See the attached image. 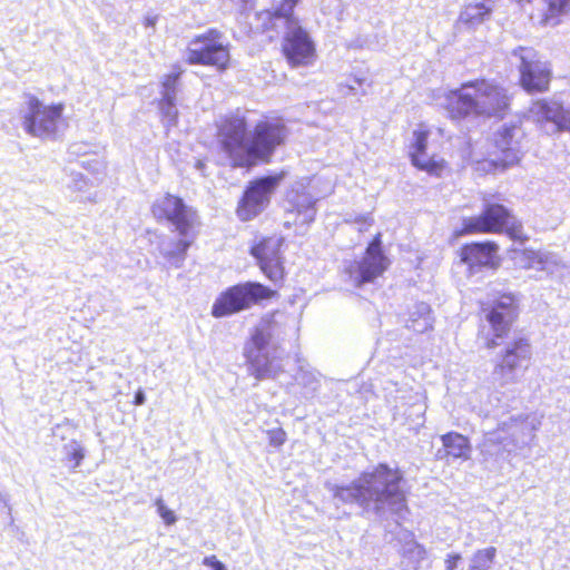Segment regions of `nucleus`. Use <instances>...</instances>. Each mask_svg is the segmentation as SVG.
Here are the masks:
<instances>
[{"label": "nucleus", "mask_w": 570, "mask_h": 570, "mask_svg": "<svg viewBox=\"0 0 570 570\" xmlns=\"http://www.w3.org/2000/svg\"><path fill=\"white\" fill-rule=\"evenodd\" d=\"M479 234H503L521 245L530 238L522 222L498 194L484 196L480 214L463 218L461 226L453 230L452 236L460 238Z\"/></svg>", "instance_id": "obj_4"}, {"label": "nucleus", "mask_w": 570, "mask_h": 570, "mask_svg": "<svg viewBox=\"0 0 570 570\" xmlns=\"http://www.w3.org/2000/svg\"><path fill=\"white\" fill-rule=\"evenodd\" d=\"M151 213L158 222H169L180 235V238L173 243V247L166 254L169 258H183L194 243L196 232L194 230L196 212L188 208L184 200L171 194H165L151 206Z\"/></svg>", "instance_id": "obj_6"}, {"label": "nucleus", "mask_w": 570, "mask_h": 570, "mask_svg": "<svg viewBox=\"0 0 570 570\" xmlns=\"http://www.w3.org/2000/svg\"><path fill=\"white\" fill-rule=\"evenodd\" d=\"M444 455L452 459H469L471 445L469 439L458 432H448L441 436Z\"/></svg>", "instance_id": "obj_23"}, {"label": "nucleus", "mask_w": 570, "mask_h": 570, "mask_svg": "<svg viewBox=\"0 0 570 570\" xmlns=\"http://www.w3.org/2000/svg\"><path fill=\"white\" fill-rule=\"evenodd\" d=\"M513 129L504 127L489 142L485 155L474 161V170L480 175L504 171L519 163Z\"/></svg>", "instance_id": "obj_11"}, {"label": "nucleus", "mask_w": 570, "mask_h": 570, "mask_svg": "<svg viewBox=\"0 0 570 570\" xmlns=\"http://www.w3.org/2000/svg\"><path fill=\"white\" fill-rule=\"evenodd\" d=\"M158 105L167 125H176L178 111L175 108V98L171 95H166L159 100Z\"/></svg>", "instance_id": "obj_27"}, {"label": "nucleus", "mask_w": 570, "mask_h": 570, "mask_svg": "<svg viewBox=\"0 0 570 570\" xmlns=\"http://www.w3.org/2000/svg\"><path fill=\"white\" fill-rule=\"evenodd\" d=\"M497 556L494 547H488L476 550L471 560L468 570H490ZM462 557L459 553H451L445 559V570H458Z\"/></svg>", "instance_id": "obj_20"}, {"label": "nucleus", "mask_w": 570, "mask_h": 570, "mask_svg": "<svg viewBox=\"0 0 570 570\" xmlns=\"http://www.w3.org/2000/svg\"><path fill=\"white\" fill-rule=\"evenodd\" d=\"M570 13V0H542L539 22L542 26H557Z\"/></svg>", "instance_id": "obj_22"}, {"label": "nucleus", "mask_w": 570, "mask_h": 570, "mask_svg": "<svg viewBox=\"0 0 570 570\" xmlns=\"http://www.w3.org/2000/svg\"><path fill=\"white\" fill-rule=\"evenodd\" d=\"M357 224L360 225L358 230L364 232L373 224V219L368 217H362L357 219Z\"/></svg>", "instance_id": "obj_34"}, {"label": "nucleus", "mask_w": 570, "mask_h": 570, "mask_svg": "<svg viewBox=\"0 0 570 570\" xmlns=\"http://www.w3.org/2000/svg\"><path fill=\"white\" fill-rule=\"evenodd\" d=\"M513 55L520 58L519 85L528 94H543L549 91L552 81V70L549 63L531 60L535 51L527 47H518Z\"/></svg>", "instance_id": "obj_15"}, {"label": "nucleus", "mask_w": 570, "mask_h": 570, "mask_svg": "<svg viewBox=\"0 0 570 570\" xmlns=\"http://www.w3.org/2000/svg\"><path fill=\"white\" fill-rule=\"evenodd\" d=\"M288 127L281 116L264 115L252 130L245 115L232 112L216 124L220 151L234 168L250 169L269 164L275 151L287 142Z\"/></svg>", "instance_id": "obj_1"}, {"label": "nucleus", "mask_w": 570, "mask_h": 570, "mask_svg": "<svg viewBox=\"0 0 570 570\" xmlns=\"http://www.w3.org/2000/svg\"><path fill=\"white\" fill-rule=\"evenodd\" d=\"M563 106L553 100L538 99L532 104L531 111L538 117L557 125Z\"/></svg>", "instance_id": "obj_26"}, {"label": "nucleus", "mask_w": 570, "mask_h": 570, "mask_svg": "<svg viewBox=\"0 0 570 570\" xmlns=\"http://www.w3.org/2000/svg\"><path fill=\"white\" fill-rule=\"evenodd\" d=\"M202 563L208 567L209 570H227L225 564L215 554L205 557Z\"/></svg>", "instance_id": "obj_33"}, {"label": "nucleus", "mask_w": 570, "mask_h": 570, "mask_svg": "<svg viewBox=\"0 0 570 570\" xmlns=\"http://www.w3.org/2000/svg\"><path fill=\"white\" fill-rule=\"evenodd\" d=\"M185 61L190 66H206L224 72L232 65L230 46L225 42L220 30L209 28L189 40Z\"/></svg>", "instance_id": "obj_8"}, {"label": "nucleus", "mask_w": 570, "mask_h": 570, "mask_svg": "<svg viewBox=\"0 0 570 570\" xmlns=\"http://www.w3.org/2000/svg\"><path fill=\"white\" fill-rule=\"evenodd\" d=\"M430 135L431 129L424 122L417 125L410 144L409 158L417 170L440 178L450 171V166L444 157L436 154L428 155Z\"/></svg>", "instance_id": "obj_16"}, {"label": "nucleus", "mask_w": 570, "mask_h": 570, "mask_svg": "<svg viewBox=\"0 0 570 570\" xmlns=\"http://www.w3.org/2000/svg\"><path fill=\"white\" fill-rule=\"evenodd\" d=\"M63 109L62 102L46 106L37 97H29L28 112L23 117L24 130L41 139L53 137L62 119Z\"/></svg>", "instance_id": "obj_14"}, {"label": "nucleus", "mask_w": 570, "mask_h": 570, "mask_svg": "<svg viewBox=\"0 0 570 570\" xmlns=\"http://www.w3.org/2000/svg\"><path fill=\"white\" fill-rule=\"evenodd\" d=\"M285 177L286 171L281 170L274 175H267L249 181L237 203V217L242 222H249L257 217L268 205L271 195Z\"/></svg>", "instance_id": "obj_12"}, {"label": "nucleus", "mask_w": 570, "mask_h": 570, "mask_svg": "<svg viewBox=\"0 0 570 570\" xmlns=\"http://www.w3.org/2000/svg\"><path fill=\"white\" fill-rule=\"evenodd\" d=\"M299 0H281L279 4L268 13L266 29L276 24L277 20H284V23L299 22L294 13V9Z\"/></svg>", "instance_id": "obj_25"}, {"label": "nucleus", "mask_w": 570, "mask_h": 570, "mask_svg": "<svg viewBox=\"0 0 570 570\" xmlns=\"http://www.w3.org/2000/svg\"><path fill=\"white\" fill-rule=\"evenodd\" d=\"M512 95L503 85L488 78L465 81L445 94L444 109L452 120L469 116L504 118L511 109Z\"/></svg>", "instance_id": "obj_3"}, {"label": "nucleus", "mask_w": 570, "mask_h": 570, "mask_svg": "<svg viewBox=\"0 0 570 570\" xmlns=\"http://www.w3.org/2000/svg\"><path fill=\"white\" fill-rule=\"evenodd\" d=\"M383 235L376 233L367 244L362 259L357 263L356 285L371 283L382 276L390 266V259L383 250Z\"/></svg>", "instance_id": "obj_17"}, {"label": "nucleus", "mask_w": 570, "mask_h": 570, "mask_svg": "<svg viewBox=\"0 0 570 570\" xmlns=\"http://www.w3.org/2000/svg\"><path fill=\"white\" fill-rule=\"evenodd\" d=\"M155 504L157 507L158 514L160 515V518L167 525H171L176 522L177 518L175 515V512L173 510H170L169 508H167V505L164 503L163 499L158 498L155 501Z\"/></svg>", "instance_id": "obj_29"}, {"label": "nucleus", "mask_w": 570, "mask_h": 570, "mask_svg": "<svg viewBox=\"0 0 570 570\" xmlns=\"http://www.w3.org/2000/svg\"><path fill=\"white\" fill-rule=\"evenodd\" d=\"M519 314L520 302L512 292H501L493 299L480 302L479 316L493 333L484 337V346L488 350L495 348L500 340L509 336Z\"/></svg>", "instance_id": "obj_7"}, {"label": "nucleus", "mask_w": 570, "mask_h": 570, "mask_svg": "<svg viewBox=\"0 0 570 570\" xmlns=\"http://www.w3.org/2000/svg\"><path fill=\"white\" fill-rule=\"evenodd\" d=\"M267 436L269 444L274 448L282 446L287 440V434L282 428L268 430Z\"/></svg>", "instance_id": "obj_30"}, {"label": "nucleus", "mask_w": 570, "mask_h": 570, "mask_svg": "<svg viewBox=\"0 0 570 570\" xmlns=\"http://www.w3.org/2000/svg\"><path fill=\"white\" fill-rule=\"evenodd\" d=\"M499 249V244L494 240L470 242L458 249V257L469 271L484 267L495 269L501 262Z\"/></svg>", "instance_id": "obj_18"}, {"label": "nucleus", "mask_w": 570, "mask_h": 570, "mask_svg": "<svg viewBox=\"0 0 570 570\" xmlns=\"http://www.w3.org/2000/svg\"><path fill=\"white\" fill-rule=\"evenodd\" d=\"M315 212V200L305 191H296L289 200L287 213L303 224L313 222Z\"/></svg>", "instance_id": "obj_21"}, {"label": "nucleus", "mask_w": 570, "mask_h": 570, "mask_svg": "<svg viewBox=\"0 0 570 570\" xmlns=\"http://www.w3.org/2000/svg\"><path fill=\"white\" fill-rule=\"evenodd\" d=\"M559 130L570 131V107L562 108L558 122L556 125Z\"/></svg>", "instance_id": "obj_32"}, {"label": "nucleus", "mask_w": 570, "mask_h": 570, "mask_svg": "<svg viewBox=\"0 0 570 570\" xmlns=\"http://www.w3.org/2000/svg\"><path fill=\"white\" fill-rule=\"evenodd\" d=\"M144 402H145L144 391L142 390H138L135 393V397H134L132 404L134 405H141V404H144Z\"/></svg>", "instance_id": "obj_35"}, {"label": "nucleus", "mask_w": 570, "mask_h": 570, "mask_svg": "<svg viewBox=\"0 0 570 570\" xmlns=\"http://www.w3.org/2000/svg\"><path fill=\"white\" fill-rule=\"evenodd\" d=\"M492 12L485 2H472L464 6L458 22L464 26H475L487 20Z\"/></svg>", "instance_id": "obj_24"}, {"label": "nucleus", "mask_w": 570, "mask_h": 570, "mask_svg": "<svg viewBox=\"0 0 570 570\" xmlns=\"http://www.w3.org/2000/svg\"><path fill=\"white\" fill-rule=\"evenodd\" d=\"M83 456V449L77 442H73L67 448L65 460L71 469H76L80 465Z\"/></svg>", "instance_id": "obj_28"}, {"label": "nucleus", "mask_w": 570, "mask_h": 570, "mask_svg": "<svg viewBox=\"0 0 570 570\" xmlns=\"http://www.w3.org/2000/svg\"><path fill=\"white\" fill-rule=\"evenodd\" d=\"M155 22H156V19H155V18H148V19H146L145 24H146L147 27H154V26H155Z\"/></svg>", "instance_id": "obj_36"}, {"label": "nucleus", "mask_w": 570, "mask_h": 570, "mask_svg": "<svg viewBox=\"0 0 570 570\" xmlns=\"http://www.w3.org/2000/svg\"><path fill=\"white\" fill-rule=\"evenodd\" d=\"M284 247V236L271 234L255 238L248 250L262 274L277 291L284 287L287 277Z\"/></svg>", "instance_id": "obj_10"}, {"label": "nucleus", "mask_w": 570, "mask_h": 570, "mask_svg": "<svg viewBox=\"0 0 570 570\" xmlns=\"http://www.w3.org/2000/svg\"><path fill=\"white\" fill-rule=\"evenodd\" d=\"M278 296L277 289L259 282L239 283L226 288L217 296L212 306V315L216 318L229 316Z\"/></svg>", "instance_id": "obj_9"}, {"label": "nucleus", "mask_w": 570, "mask_h": 570, "mask_svg": "<svg viewBox=\"0 0 570 570\" xmlns=\"http://www.w3.org/2000/svg\"><path fill=\"white\" fill-rule=\"evenodd\" d=\"M281 51L291 68L312 66L317 58L314 40L299 22L285 24Z\"/></svg>", "instance_id": "obj_13"}, {"label": "nucleus", "mask_w": 570, "mask_h": 570, "mask_svg": "<svg viewBox=\"0 0 570 570\" xmlns=\"http://www.w3.org/2000/svg\"><path fill=\"white\" fill-rule=\"evenodd\" d=\"M276 313L277 311H273L262 318L263 325L252 330L244 346V357L249 374L257 381L276 379L284 372L282 357L272 356L266 352L273 337L271 328Z\"/></svg>", "instance_id": "obj_5"}, {"label": "nucleus", "mask_w": 570, "mask_h": 570, "mask_svg": "<svg viewBox=\"0 0 570 570\" xmlns=\"http://www.w3.org/2000/svg\"><path fill=\"white\" fill-rule=\"evenodd\" d=\"M531 356L530 341L523 336L517 337L501 351L500 360L495 364L493 373L503 379L518 368H527Z\"/></svg>", "instance_id": "obj_19"}, {"label": "nucleus", "mask_w": 570, "mask_h": 570, "mask_svg": "<svg viewBox=\"0 0 570 570\" xmlns=\"http://www.w3.org/2000/svg\"><path fill=\"white\" fill-rule=\"evenodd\" d=\"M403 481L400 469L379 463L372 471L361 473L353 482L336 485L333 495L342 503H357L364 510L373 504L376 513L387 504L392 512L401 514L409 511L406 493L401 489Z\"/></svg>", "instance_id": "obj_2"}, {"label": "nucleus", "mask_w": 570, "mask_h": 570, "mask_svg": "<svg viewBox=\"0 0 570 570\" xmlns=\"http://www.w3.org/2000/svg\"><path fill=\"white\" fill-rule=\"evenodd\" d=\"M181 72L183 71L178 68L177 71L165 75L163 82H161L163 87L166 90L174 91Z\"/></svg>", "instance_id": "obj_31"}]
</instances>
